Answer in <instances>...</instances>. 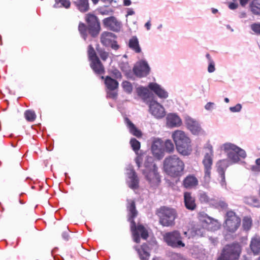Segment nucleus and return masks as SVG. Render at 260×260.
Segmentation results:
<instances>
[{"instance_id": "obj_6", "label": "nucleus", "mask_w": 260, "mask_h": 260, "mask_svg": "<svg viewBox=\"0 0 260 260\" xmlns=\"http://www.w3.org/2000/svg\"><path fill=\"white\" fill-rule=\"evenodd\" d=\"M242 250L238 242L226 244L221 250L217 260H239Z\"/></svg>"}, {"instance_id": "obj_25", "label": "nucleus", "mask_w": 260, "mask_h": 260, "mask_svg": "<svg viewBox=\"0 0 260 260\" xmlns=\"http://www.w3.org/2000/svg\"><path fill=\"white\" fill-rule=\"evenodd\" d=\"M217 172L220 175L221 185H225V171L227 168V164L225 160H219L217 164Z\"/></svg>"}, {"instance_id": "obj_29", "label": "nucleus", "mask_w": 260, "mask_h": 260, "mask_svg": "<svg viewBox=\"0 0 260 260\" xmlns=\"http://www.w3.org/2000/svg\"><path fill=\"white\" fill-rule=\"evenodd\" d=\"M129 47L134 50L136 53H140L141 51V48L139 46V41L137 37L133 36L128 42Z\"/></svg>"}, {"instance_id": "obj_26", "label": "nucleus", "mask_w": 260, "mask_h": 260, "mask_svg": "<svg viewBox=\"0 0 260 260\" xmlns=\"http://www.w3.org/2000/svg\"><path fill=\"white\" fill-rule=\"evenodd\" d=\"M181 122L180 118L175 114H169L167 117V124L170 127L179 126Z\"/></svg>"}, {"instance_id": "obj_24", "label": "nucleus", "mask_w": 260, "mask_h": 260, "mask_svg": "<svg viewBox=\"0 0 260 260\" xmlns=\"http://www.w3.org/2000/svg\"><path fill=\"white\" fill-rule=\"evenodd\" d=\"M73 4L81 13H85L90 9L89 0H75Z\"/></svg>"}, {"instance_id": "obj_57", "label": "nucleus", "mask_w": 260, "mask_h": 260, "mask_svg": "<svg viewBox=\"0 0 260 260\" xmlns=\"http://www.w3.org/2000/svg\"><path fill=\"white\" fill-rule=\"evenodd\" d=\"M240 4L242 7H245L250 0H239Z\"/></svg>"}, {"instance_id": "obj_12", "label": "nucleus", "mask_w": 260, "mask_h": 260, "mask_svg": "<svg viewBox=\"0 0 260 260\" xmlns=\"http://www.w3.org/2000/svg\"><path fill=\"white\" fill-rule=\"evenodd\" d=\"M116 39V36L112 32L104 31L101 35L100 41L103 46H110L113 50H117L119 48V45L117 44Z\"/></svg>"}, {"instance_id": "obj_41", "label": "nucleus", "mask_w": 260, "mask_h": 260, "mask_svg": "<svg viewBox=\"0 0 260 260\" xmlns=\"http://www.w3.org/2000/svg\"><path fill=\"white\" fill-rule=\"evenodd\" d=\"M130 144L133 150L135 152H137L140 148V142L135 138H132L131 139Z\"/></svg>"}, {"instance_id": "obj_30", "label": "nucleus", "mask_w": 260, "mask_h": 260, "mask_svg": "<svg viewBox=\"0 0 260 260\" xmlns=\"http://www.w3.org/2000/svg\"><path fill=\"white\" fill-rule=\"evenodd\" d=\"M138 95L141 97L144 100H147L150 98V92L147 87H140L137 89Z\"/></svg>"}, {"instance_id": "obj_4", "label": "nucleus", "mask_w": 260, "mask_h": 260, "mask_svg": "<svg viewBox=\"0 0 260 260\" xmlns=\"http://www.w3.org/2000/svg\"><path fill=\"white\" fill-rule=\"evenodd\" d=\"M144 169L142 173L151 186L157 185L160 182L158 168L150 156H147L144 162Z\"/></svg>"}, {"instance_id": "obj_19", "label": "nucleus", "mask_w": 260, "mask_h": 260, "mask_svg": "<svg viewBox=\"0 0 260 260\" xmlns=\"http://www.w3.org/2000/svg\"><path fill=\"white\" fill-rule=\"evenodd\" d=\"M198 185V179L193 174L188 175L182 181V186L186 189L196 188Z\"/></svg>"}, {"instance_id": "obj_36", "label": "nucleus", "mask_w": 260, "mask_h": 260, "mask_svg": "<svg viewBox=\"0 0 260 260\" xmlns=\"http://www.w3.org/2000/svg\"><path fill=\"white\" fill-rule=\"evenodd\" d=\"M121 86L125 92L127 93H131L133 91V87L132 83L127 81H123L121 83Z\"/></svg>"}, {"instance_id": "obj_40", "label": "nucleus", "mask_w": 260, "mask_h": 260, "mask_svg": "<svg viewBox=\"0 0 260 260\" xmlns=\"http://www.w3.org/2000/svg\"><path fill=\"white\" fill-rule=\"evenodd\" d=\"M198 198L201 203H208L210 202V198L205 192L202 191L200 192Z\"/></svg>"}, {"instance_id": "obj_15", "label": "nucleus", "mask_w": 260, "mask_h": 260, "mask_svg": "<svg viewBox=\"0 0 260 260\" xmlns=\"http://www.w3.org/2000/svg\"><path fill=\"white\" fill-rule=\"evenodd\" d=\"M103 23L105 27L114 31H119L121 28V23L114 16L104 19Z\"/></svg>"}, {"instance_id": "obj_62", "label": "nucleus", "mask_w": 260, "mask_h": 260, "mask_svg": "<svg viewBox=\"0 0 260 260\" xmlns=\"http://www.w3.org/2000/svg\"><path fill=\"white\" fill-rule=\"evenodd\" d=\"M206 57L208 59L209 62H210L211 60H213L211 58L210 55L209 53L206 54Z\"/></svg>"}, {"instance_id": "obj_42", "label": "nucleus", "mask_w": 260, "mask_h": 260, "mask_svg": "<svg viewBox=\"0 0 260 260\" xmlns=\"http://www.w3.org/2000/svg\"><path fill=\"white\" fill-rule=\"evenodd\" d=\"M110 73L113 77L117 79H121L122 77L121 72L117 69H114L110 71Z\"/></svg>"}, {"instance_id": "obj_2", "label": "nucleus", "mask_w": 260, "mask_h": 260, "mask_svg": "<svg viewBox=\"0 0 260 260\" xmlns=\"http://www.w3.org/2000/svg\"><path fill=\"white\" fill-rule=\"evenodd\" d=\"M184 169V161L176 154L169 155L163 161V170L171 177H180L183 175Z\"/></svg>"}, {"instance_id": "obj_45", "label": "nucleus", "mask_w": 260, "mask_h": 260, "mask_svg": "<svg viewBox=\"0 0 260 260\" xmlns=\"http://www.w3.org/2000/svg\"><path fill=\"white\" fill-rule=\"evenodd\" d=\"M137 251L141 260H148L150 256L149 252L145 253L144 252H142V250H138Z\"/></svg>"}, {"instance_id": "obj_32", "label": "nucleus", "mask_w": 260, "mask_h": 260, "mask_svg": "<svg viewBox=\"0 0 260 260\" xmlns=\"http://www.w3.org/2000/svg\"><path fill=\"white\" fill-rule=\"evenodd\" d=\"M87 54L90 62L100 59L91 45H89L88 47Z\"/></svg>"}, {"instance_id": "obj_38", "label": "nucleus", "mask_w": 260, "mask_h": 260, "mask_svg": "<svg viewBox=\"0 0 260 260\" xmlns=\"http://www.w3.org/2000/svg\"><path fill=\"white\" fill-rule=\"evenodd\" d=\"M252 225V219L248 217H245L243 220L242 226L244 230H249Z\"/></svg>"}, {"instance_id": "obj_47", "label": "nucleus", "mask_w": 260, "mask_h": 260, "mask_svg": "<svg viewBox=\"0 0 260 260\" xmlns=\"http://www.w3.org/2000/svg\"><path fill=\"white\" fill-rule=\"evenodd\" d=\"M216 207L217 208L225 210L228 208V205L224 201H219L216 203Z\"/></svg>"}, {"instance_id": "obj_43", "label": "nucleus", "mask_w": 260, "mask_h": 260, "mask_svg": "<svg viewBox=\"0 0 260 260\" xmlns=\"http://www.w3.org/2000/svg\"><path fill=\"white\" fill-rule=\"evenodd\" d=\"M251 29L256 35H260V23H253L250 25Z\"/></svg>"}, {"instance_id": "obj_18", "label": "nucleus", "mask_w": 260, "mask_h": 260, "mask_svg": "<svg viewBox=\"0 0 260 260\" xmlns=\"http://www.w3.org/2000/svg\"><path fill=\"white\" fill-rule=\"evenodd\" d=\"M185 123L187 128L194 135H198L202 131V128L198 122L189 116L185 118Z\"/></svg>"}, {"instance_id": "obj_11", "label": "nucleus", "mask_w": 260, "mask_h": 260, "mask_svg": "<svg viewBox=\"0 0 260 260\" xmlns=\"http://www.w3.org/2000/svg\"><path fill=\"white\" fill-rule=\"evenodd\" d=\"M85 21L87 24L88 31L93 38L96 37L101 31V25L99 19L95 15L88 13L85 16Z\"/></svg>"}, {"instance_id": "obj_63", "label": "nucleus", "mask_w": 260, "mask_h": 260, "mask_svg": "<svg viewBox=\"0 0 260 260\" xmlns=\"http://www.w3.org/2000/svg\"><path fill=\"white\" fill-rule=\"evenodd\" d=\"M241 260H251V259L247 255H244L242 256V258Z\"/></svg>"}, {"instance_id": "obj_9", "label": "nucleus", "mask_w": 260, "mask_h": 260, "mask_svg": "<svg viewBox=\"0 0 260 260\" xmlns=\"http://www.w3.org/2000/svg\"><path fill=\"white\" fill-rule=\"evenodd\" d=\"M206 149L207 152L202 160V164L204 166V181L209 183L211 178V170L213 165V151L212 147L211 145L207 146Z\"/></svg>"}, {"instance_id": "obj_28", "label": "nucleus", "mask_w": 260, "mask_h": 260, "mask_svg": "<svg viewBox=\"0 0 260 260\" xmlns=\"http://www.w3.org/2000/svg\"><path fill=\"white\" fill-rule=\"evenodd\" d=\"M129 178L131 180L128 184L129 187L133 189L138 188L139 187V180L136 172L134 170H132L131 172Z\"/></svg>"}, {"instance_id": "obj_59", "label": "nucleus", "mask_w": 260, "mask_h": 260, "mask_svg": "<svg viewBox=\"0 0 260 260\" xmlns=\"http://www.w3.org/2000/svg\"><path fill=\"white\" fill-rule=\"evenodd\" d=\"M123 4L125 6H128L131 4V0H124Z\"/></svg>"}, {"instance_id": "obj_27", "label": "nucleus", "mask_w": 260, "mask_h": 260, "mask_svg": "<svg viewBox=\"0 0 260 260\" xmlns=\"http://www.w3.org/2000/svg\"><path fill=\"white\" fill-rule=\"evenodd\" d=\"M125 122L131 134L138 138L142 137V133L141 131L138 129L135 124L128 118L126 117L125 118Z\"/></svg>"}, {"instance_id": "obj_56", "label": "nucleus", "mask_w": 260, "mask_h": 260, "mask_svg": "<svg viewBox=\"0 0 260 260\" xmlns=\"http://www.w3.org/2000/svg\"><path fill=\"white\" fill-rule=\"evenodd\" d=\"M62 238L64 240L67 241L69 239V232H64L62 234Z\"/></svg>"}, {"instance_id": "obj_17", "label": "nucleus", "mask_w": 260, "mask_h": 260, "mask_svg": "<svg viewBox=\"0 0 260 260\" xmlns=\"http://www.w3.org/2000/svg\"><path fill=\"white\" fill-rule=\"evenodd\" d=\"M183 199L184 206L187 209L190 211L196 210L197 207L196 199L191 192H184L183 193Z\"/></svg>"}, {"instance_id": "obj_31", "label": "nucleus", "mask_w": 260, "mask_h": 260, "mask_svg": "<svg viewBox=\"0 0 260 260\" xmlns=\"http://www.w3.org/2000/svg\"><path fill=\"white\" fill-rule=\"evenodd\" d=\"M251 11L254 15H260V0H253L250 4Z\"/></svg>"}, {"instance_id": "obj_39", "label": "nucleus", "mask_w": 260, "mask_h": 260, "mask_svg": "<svg viewBox=\"0 0 260 260\" xmlns=\"http://www.w3.org/2000/svg\"><path fill=\"white\" fill-rule=\"evenodd\" d=\"M165 148L166 151L169 153L173 152L174 151V145L171 140H167L165 143Z\"/></svg>"}, {"instance_id": "obj_50", "label": "nucleus", "mask_w": 260, "mask_h": 260, "mask_svg": "<svg viewBox=\"0 0 260 260\" xmlns=\"http://www.w3.org/2000/svg\"><path fill=\"white\" fill-rule=\"evenodd\" d=\"M215 63L213 60H211L210 62H209L208 71L209 73H213L215 71Z\"/></svg>"}, {"instance_id": "obj_10", "label": "nucleus", "mask_w": 260, "mask_h": 260, "mask_svg": "<svg viewBox=\"0 0 260 260\" xmlns=\"http://www.w3.org/2000/svg\"><path fill=\"white\" fill-rule=\"evenodd\" d=\"M241 224V219L235 212L230 210L226 212L224 222V228L230 233H234Z\"/></svg>"}, {"instance_id": "obj_16", "label": "nucleus", "mask_w": 260, "mask_h": 260, "mask_svg": "<svg viewBox=\"0 0 260 260\" xmlns=\"http://www.w3.org/2000/svg\"><path fill=\"white\" fill-rule=\"evenodd\" d=\"M151 151L153 156L157 159H161L164 156V150L162 148V141L160 139L153 141L151 145Z\"/></svg>"}, {"instance_id": "obj_23", "label": "nucleus", "mask_w": 260, "mask_h": 260, "mask_svg": "<svg viewBox=\"0 0 260 260\" xmlns=\"http://www.w3.org/2000/svg\"><path fill=\"white\" fill-rule=\"evenodd\" d=\"M249 248L254 255H257L260 253V237L255 235L251 238Z\"/></svg>"}, {"instance_id": "obj_37", "label": "nucleus", "mask_w": 260, "mask_h": 260, "mask_svg": "<svg viewBox=\"0 0 260 260\" xmlns=\"http://www.w3.org/2000/svg\"><path fill=\"white\" fill-rule=\"evenodd\" d=\"M96 49L101 59L106 61L109 57V53L102 48L96 47Z\"/></svg>"}, {"instance_id": "obj_60", "label": "nucleus", "mask_w": 260, "mask_h": 260, "mask_svg": "<svg viewBox=\"0 0 260 260\" xmlns=\"http://www.w3.org/2000/svg\"><path fill=\"white\" fill-rule=\"evenodd\" d=\"M145 27H146L147 30H149L151 26V23L150 21L147 22L145 24Z\"/></svg>"}, {"instance_id": "obj_20", "label": "nucleus", "mask_w": 260, "mask_h": 260, "mask_svg": "<svg viewBox=\"0 0 260 260\" xmlns=\"http://www.w3.org/2000/svg\"><path fill=\"white\" fill-rule=\"evenodd\" d=\"M148 87L161 99H166L168 96V92L156 83H150Z\"/></svg>"}, {"instance_id": "obj_34", "label": "nucleus", "mask_w": 260, "mask_h": 260, "mask_svg": "<svg viewBox=\"0 0 260 260\" xmlns=\"http://www.w3.org/2000/svg\"><path fill=\"white\" fill-rule=\"evenodd\" d=\"M78 30L84 40H86L87 37V31L88 27L84 23L80 22L78 25Z\"/></svg>"}, {"instance_id": "obj_58", "label": "nucleus", "mask_w": 260, "mask_h": 260, "mask_svg": "<svg viewBox=\"0 0 260 260\" xmlns=\"http://www.w3.org/2000/svg\"><path fill=\"white\" fill-rule=\"evenodd\" d=\"M136 165L137 166V167L140 168L141 167V159L140 157H137L136 158Z\"/></svg>"}, {"instance_id": "obj_61", "label": "nucleus", "mask_w": 260, "mask_h": 260, "mask_svg": "<svg viewBox=\"0 0 260 260\" xmlns=\"http://www.w3.org/2000/svg\"><path fill=\"white\" fill-rule=\"evenodd\" d=\"M24 210L23 208L20 209V210L18 212V215L19 216H22L23 213H24Z\"/></svg>"}, {"instance_id": "obj_3", "label": "nucleus", "mask_w": 260, "mask_h": 260, "mask_svg": "<svg viewBox=\"0 0 260 260\" xmlns=\"http://www.w3.org/2000/svg\"><path fill=\"white\" fill-rule=\"evenodd\" d=\"M172 138L179 154L184 156L191 154L192 150L191 141L184 132L176 130L172 133Z\"/></svg>"}, {"instance_id": "obj_1", "label": "nucleus", "mask_w": 260, "mask_h": 260, "mask_svg": "<svg viewBox=\"0 0 260 260\" xmlns=\"http://www.w3.org/2000/svg\"><path fill=\"white\" fill-rule=\"evenodd\" d=\"M128 205L127 209L128 212V220L131 222V230L132 233L134 241L137 243H140V236L144 240H147L149 236L148 232L142 224L136 225L134 218L138 215L136 210L135 202L134 200L128 201Z\"/></svg>"}, {"instance_id": "obj_51", "label": "nucleus", "mask_w": 260, "mask_h": 260, "mask_svg": "<svg viewBox=\"0 0 260 260\" xmlns=\"http://www.w3.org/2000/svg\"><path fill=\"white\" fill-rule=\"evenodd\" d=\"M138 250H142V252H144L145 253L149 252V247L146 243H144L141 245L140 249H137Z\"/></svg>"}, {"instance_id": "obj_55", "label": "nucleus", "mask_w": 260, "mask_h": 260, "mask_svg": "<svg viewBox=\"0 0 260 260\" xmlns=\"http://www.w3.org/2000/svg\"><path fill=\"white\" fill-rule=\"evenodd\" d=\"M238 5L236 3H230L229 7L231 10H235L238 8Z\"/></svg>"}, {"instance_id": "obj_53", "label": "nucleus", "mask_w": 260, "mask_h": 260, "mask_svg": "<svg viewBox=\"0 0 260 260\" xmlns=\"http://www.w3.org/2000/svg\"><path fill=\"white\" fill-rule=\"evenodd\" d=\"M250 170L254 173L260 172V166L256 164L250 167Z\"/></svg>"}, {"instance_id": "obj_35", "label": "nucleus", "mask_w": 260, "mask_h": 260, "mask_svg": "<svg viewBox=\"0 0 260 260\" xmlns=\"http://www.w3.org/2000/svg\"><path fill=\"white\" fill-rule=\"evenodd\" d=\"M24 117L26 120L29 122L34 121L36 118V114L32 110H27L24 112Z\"/></svg>"}, {"instance_id": "obj_33", "label": "nucleus", "mask_w": 260, "mask_h": 260, "mask_svg": "<svg viewBox=\"0 0 260 260\" xmlns=\"http://www.w3.org/2000/svg\"><path fill=\"white\" fill-rule=\"evenodd\" d=\"M245 202L249 205L256 207H260V201L255 197L250 196L245 198Z\"/></svg>"}, {"instance_id": "obj_8", "label": "nucleus", "mask_w": 260, "mask_h": 260, "mask_svg": "<svg viewBox=\"0 0 260 260\" xmlns=\"http://www.w3.org/2000/svg\"><path fill=\"white\" fill-rule=\"evenodd\" d=\"M224 151L227 153L228 158L233 162H237L240 157L244 158L246 156L245 151L232 143H226L223 145Z\"/></svg>"}, {"instance_id": "obj_64", "label": "nucleus", "mask_w": 260, "mask_h": 260, "mask_svg": "<svg viewBox=\"0 0 260 260\" xmlns=\"http://www.w3.org/2000/svg\"><path fill=\"white\" fill-rule=\"evenodd\" d=\"M255 164L260 166V158H257L255 160Z\"/></svg>"}, {"instance_id": "obj_5", "label": "nucleus", "mask_w": 260, "mask_h": 260, "mask_svg": "<svg viewBox=\"0 0 260 260\" xmlns=\"http://www.w3.org/2000/svg\"><path fill=\"white\" fill-rule=\"evenodd\" d=\"M156 215L158 217L159 223L163 226H173L175 224L177 217L176 210L167 206H161L156 210Z\"/></svg>"}, {"instance_id": "obj_52", "label": "nucleus", "mask_w": 260, "mask_h": 260, "mask_svg": "<svg viewBox=\"0 0 260 260\" xmlns=\"http://www.w3.org/2000/svg\"><path fill=\"white\" fill-rule=\"evenodd\" d=\"M196 234L197 235H200V236H203L205 234V230L203 228H201L196 229Z\"/></svg>"}, {"instance_id": "obj_21", "label": "nucleus", "mask_w": 260, "mask_h": 260, "mask_svg": "<svg viewBox=\"0 0 260 260\" xmlns=\"http://www.w3.org/2000/svg\"><path fill=\"white\" fill-rule=\"evenodd\" d=\"M90 67L96 75L102 76L105 73V67L100 59L90 62Z\"/></svg>"}, {"instance_id": "obj_48", "label": "nucleus", "mask_w": 260, "mask_h": 260, "mask_svg": "<svg viewBox=\"0 0 260 260\" xmlns=\"http://www.w3.org/2000/svg\"><path fill=\"white\" fill-rule=\"evenodd\" d=\"M61 5L66 9L69 8L71 6L70 0H58Z\"/></svg>"}, {"instance_id": "obj_49", "label": "nucleus", "mask_w": 260, "mask_h": 260, "mask_svg": "<svg viewBox=\"0 0 260 260\" xmlns=\"http://www.w3.org/2000/svg\"><path fill=\"white\" fill-rule=\"evenodd\" d=\"M242 108V106L240 104H237L235 106L231 107L230 110L232 112H238L240 111Z\"/></svg>"}, {"instance_id": "obj_14", "label": "nucleus", "mask_w": 260, "mask_h": 260, "mask_svg": "<svg viewBox=\"0 0 260 260\" xmlns=\"http://www.w3.org/2000/svg\"><path fill=\"white\" fill-rule=\"evenodd\" d=\"M149 111L155 117L162 118L166 115L164 108L156 101H152L149 105Z\"/></svg>"}, {"instance_id": "obj_46", "label": "nucleus", "mask_w": 260, "mask_h": 260, "mask_svg": "<svg viewBox=\"0 0 260 260\" xmlns=\"http://www.w3.org/2000/svg\"><path fill=\"white\" fill-rule=\"evenodd\" d=\"M118 96V92L115 90H108L107 91V96L110 99H116Z\"/></svg>"}, {"instance_id": "obj_54", "label": "nucleus", "mask_w": 260, "mask_h": 260, "mask_svg": "<svg viewBox=\"0 0 260 260\" xmlns=\"http://www.w3.org/2000/svg\"><path fill=\"white\" fill-rule=\"evenodd\" d=\"M214 103L212 102L208 103L205 106V108L207 110H211L213 109Z\"/></svg>"}, {"instance_id": "obj_7", "label": "nucleus", "mask_w": 260, "mask_h": 260, "mask_svg": "<svg viewBox=\"0 0 260 260\" xmlns=\"http://www.w3.org/2000/svg\"><path fill=\"white\" fill-rule=\"evenodd\" d=\"M163 238L167 245L173 248H181L185 246L181 233L177 230L166 233Z\"/></svg>"}, {"instance_id": "obj_44", "label": "nucleus", "mask_w": 260, "mask_h": 260, "mask_svg": "<svg viewBox=\"0 0 260 260\" xmlns=\"http://www.w3.org/2000/svg\"><path fill=\"white\" fill-rule=\"evenodd\" d=\"M169 260H183L184 257L179 253H174L170 254L169 256Z\"/></svg>"}, {"instance_id": "obj_22", "label": "nucleus", "mask_w": 260, "mask_h": 260, "mask_svg": "<svg viewBox=\"0 0 260 260\" xmlns=\"http://www.w3.org/2000/svg\"><path fill=\"white\" fill-rule=\"evenodd\" d=\"M101 78L104 80V83L107 90H116L118 89L119 83L116 79L112 78L109 76H107L105 77L102 76Z\"/></svg>"}, {"instance_id": "obj_13", "label": "nucleus", "mask_w": 260, "mask_h": 260, "mask_svg": "<svg viewBox=\"0 0 260 260\" xmlns=\"http://www.w3.org/2000/svg\"><path fill=\"white\" fill-rule=\"evenodd\" d=\"M150 70V69L145 61H140L133 68L134 74L139 78L146 76L149 74Z\"/></svg>"}]
</instances>
